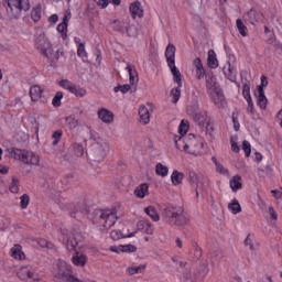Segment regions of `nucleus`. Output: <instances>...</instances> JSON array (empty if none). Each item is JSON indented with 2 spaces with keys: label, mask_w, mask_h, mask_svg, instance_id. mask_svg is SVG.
<instances>
[{
  "label": "nucleus",
  "mask_w": 282,
  "mask_h": 282,
  "mask_svg": "<svg viewBox=\"0 0 282 282\" xmlns=\"http://www.w3.org/2000/svg\"><path fill=\"white\" fill-rule=\"evenodd\" d=\"M171 94L173 96L172 102H174V105L177 104L180 101V98L182 97V89H180V86L176 88H173L171 90Z\"/></svg>",
  "instance_id": "46"
},
{
  "label": "nucleus",
  "mask_w": 282,
  "mask_h": 282,
  "mask_svg": "<svg viewBox=\"0 0 282 282\" xmlns=\"http://www.w3.org/2000/svg\"><path fill=\"white\" fill-rule=\"evenodd\" d=\"M70 94H73V96L76 98H85V96H87V89L75 84L70 90Z\"/></svg>",
  "instance_id": "33"
},
{
  "label": "nucleus",
  "mask_w": 282,
  "mask_h": 282,
  "mask_svg": "<svg viewBox=\"0 0 282 282\" xmlns=\"http://www.w3.org/2000/svg\"><path fill=\"white\" fill-rule=\"evenodd\" d=\"M155 173L156 175H159L160 177H166V175H169V167L165 166L162 163H158L155 165Z\"/></svg>",
  "instance_id": "37"
},
{
  "label": "nucleus",
  "mask_w": 282,
  "mask_h": 282,
  "mask_svg": "<svg viewBox=\"0 0 282 282\" xmlns=\"http://www.w3.org/2000/svg\"><path fill=\"white\" fill-rule=\"evenodd\" d=\"M99 120L104 121L106 124H111L113 122V112L107 108H101L98 110Z\"/></svg>",
  "instance_id": "16"
},
{
  "label": "nucleus",
  "mask_w": 282,
  "mask_h": 282,
  "mask_svg": "<svg viewBox=\"0 0 282 282\" xmlns=\"http://www.w3.org/2000/svg\"><path fill=\"white\" fill-rule=\"evenodd\" d=\"M110 251L111 252H117V254H120V252L131 253V252H137L138 251V247L133 246V245L111 246L110 247Z\"/></svg>",
  "instance_id": "14"
},
{
  "label": "nucleus",
  "mask_w": 282,
  "mask_h": 282,
  "mask_svg": "<svg viewBox=\"0 0 282 282\" xmlns=\"http://www.w3.org/2000/svg\"><path fill=\"white\" fill-rule=\"evenodd\" d=\"M175 52H176L175 45L169 44L165 50V58H166L167 67H170L172 72V76H174L175 83H177L181 87L182 73H180V69L177 68V66H175Z\"/></svg>",
  "instance_id": "4"
},
{
  "label": "nucleus",
  "mask_w": 282,
  "mask_h": 282,
  "mask_svg": "<svg viewBox=\"0 0 282 282\" xmlns=\"http://www.w3.org/2000/svg\"><path fill=\"white\" fill-rule=\"evenodd\" d=\"M174 144L178 151H186L188 150V137H182L174 134L173 135Z\"/></svg>",
  "instance_id": "13"
},
{
  "label": "nucleus",
  "mask_w": 282,
  "mask_h": 282,
  "mask_svg": "<svg viewBox=\"0 0 282 282\" xmlns=\"http://www.w3.org/2000/svg\"><path fill=\"white\" fill-rule=\"evenodd\" d=\"M247 18L249 23L254 25V23H261V21H263V13L259 10L251 9L249 12H247Z\"/></svg>",
  "instance_id": "15"
},
{
  "label": "nucleus",
  "mask_w": 282,
  "mask_h": 282,
  "mask_svg": "<svg viewBox=\"0 0 282 282\" xmlns=\"http://www.w3.org/2000/svg\"><path fill=\"white\" fill-rule=\"evenodd\" d=\"M112 29L115 30V32H120L121 34H124L127 30V23L124 21L115 20L112 22Z\"/></svg>",
  "instance_id": "36"
},
{
  "label": "nucleus",
  "mask_w": 282,
  "mask_h": 282,
  "mask_svg": "<svg viewBox=\"0 0 282 282\" xmlns=\"http://www.w3.org/2000/svg\"><path fill=\"white\" fill-rule=\"evenodd\" d=\"M73 149H74V153H75V155H77V158H83V155H85V148H83V144L75 143L73 145Z\"/></svg>",
  "instance_id": "49"
},
{
  "label": "nucleus",
  "mask_w": 282,
  "mask_h": 282,
  "mask_svg": "<svg viewBox=\"0 0 282 282\" xmlns=\"http://www.w3.org/2000/svg\"><path fill=\"white\" fill-rule=\"evenodd\" d=\"M96 149V161L102 162L105 158H107V153H109V143H97L95 145Z\"/></svg>",
  "instance_id": "11"
},
{
  "label": "nucleus",
  "mask_w": 282,
  "mask_h": 282,
  "mask_svg": "<svg viewBox=\"0 0 282 282\" xmlns=\"http://www.w3.org/2000/svg\"><path fill=\"white\" fill-rule=\"evenodd\" d=\"M207 63L212 69H217V67H219V62L217 61V54L215 53L214 50L208 51Z\"/></svg>",
  "instance_id": "26"
},
{
  "label": "nucleus",
  "mask_w": 282,
  "mask_h": 282,
  "mask_svg": "<svg viewBox=\"0 0 282 282\" xmlns=\"http://www.w3.org/2000/svg\"><path fill=\"white\" fill-rule=\"evenodd\" d=\"M212 162L215 164L216 172L219 173V175H227V177L230 175V172L228 169L224 166L218 160L217 156H212Z\"/></svg>",
  "instance_id": "28"
},
{
  "label": "nucleus",
  "mask_w": 282,
  "mask_h": 282,
  "mask_svg": "<svg viewBox=\"0 0 282 282\" xmlns=\"http://www.w3.org/2000/svg\"><path fill=\"white\" fill-rule=\"evenodd\" d=\"M140 272H144V267H130V268H128V273L130 275L140 274Z\"/></svg>",
  "instance_id": "57"
},
{
  "label": "nucleus",
  "mask_w": 282,
  "mask_h": 282,
  "mask_svg": "<svg viewBox=\"0 0 282 282\" xmlns=\"http://www.w3.org/2000/svg\"><path fill=\"white\" fill-rule=\"evenodd\" d=\"M69 20L67 17H64L63 22L57 25V32L62 34L63 41L67 40V23Z\"/></svg>",
  "instance_id": "32"
},
{
  "label": "nucleus",
  "mask_w": 282,
  "mask_h": 282,
  "mask_svg": "<svg viewBox=\"0 0 282 282\" xmlns=\"http://www.w3.org/2000/svg\"><path fill=\"white\" fill-rule=\"evenodd\" d=\"M110 237H111V239H113V241H118V239H122V231H120V230H112L110 232Z\"/></svg>",
  "instance_id": "60"
},
{
  "label": "nucleus",
  "mask_w": 282,
  "mask_h": 282,
  "mask_svg": "<svg viewBox=\"0 0 282 282\" xmlns=\"http://www.w3.org/2000/svg\"><path fill=\"white\" fill-rule=\"evenodd\" d=\"M130 12L132 15V19H135L138 17L139 19H142L144 14V10L142 9V3L140 2H134L130 6Z\"/></svg>",
  "instance_id": "22"
},
{
  "label": "nucleus",
  "mask_w": 282,
  "mask_h": 282,
  "mask_svg": "<svg viewBox=\"0 0 282 282\" xmlns=\"http://www.w3.org/2000/svg\"><path fill=\"white\" fill-rule=\"evenodd\" d=\"M95 2L97 3V6H99V8L105 9L109 6V3H113V6H120L122 1L121 0H95Z\"/></svg>",
  "instance_id": "38"
},
{
  "label": "nucleus",
  "mask_w": 282,
  "mask_h": 282,
  "mask_svg": "<svg viewBox=\"0 0 282 282\" xmlns=\"http://www.w3.org/2000/svg\"><path fill=\"white\" fill-rule=\"evenodd\" d=\"M77 56L82 58L84 62L87 61V51L85 50V44H79L77 46Z\"/></svg>",
  "instance_id": "47"
},
{
  "label": "nucleus",
  "mask_w": 282,
  "mask_h": 282,
  "mask_svg": "<svg viewBox=\"0 0 282 282\" xmlns=\"http://www.w3.org/2000/svg\"><path fill=\"white\" fill-rule=\"evenodd\" d=\"M242 150L245 151L246 156L250 158V153H252V148L250 145V142L243 141L242 142Z\"/></svg>",
  "instance_id": "58"
},
{
  "label": "nucleus",
  "mask_w": 282,
  "mask_h": 282,
  "mask_svg": "<svg viewBox=\"0 0 282 282\" xmlns=\"http://www.w3.org/2000/svg\"><path fill=\"white\" fill-rule=\"evenodd\" d=\"M9 189L12 193H19V180L12 178V182H11V185H10Z\"/></svg>",
  "instance_id": "59"
},
{
  "label": "nucleus",
  "mask_w": 282,
  "mask_h": 282,
  "mask_svg": "<svg viewBox=\"0 0 282 282\" xmlns=\"http://www.w3.org/2000/svg\"><path fill=\"white\" fill-rule=\"evenodd\" d=\"M228 208L232 213V215H239V213L241 212V204H239V200L235 199L228 205Z\"/></svg>",
  "instance_id": "42"
},
{
  "label": "nucleus",
  "mask_w": 282,
  "mask_h": 282,
  "mask_svg": "<svg viewBox=\"0 0 282 282\" xmlns=\"http://www.w3.org/2000/svg\"><path fill=\"white\" fill-rule=\"evenodd\" d=\"M30 96L33 102H39L43 96V88L39 85H34L30 88Z\"/></svg>",
  "instance_id": "21"
},
{
  "label": "nucleus",
  "mask_w": 282,
  "mask_h": 282,
  "mask_svg": "<svg viewBox=\"0 0 282 282\" xmlns=\"http://www.w3.org/2000/svg\"><path fill=\"white\" fill-rule=\"evenodd\" d=\"M134 195L140 199H144L145 195H149V184L143 183L135 187Z\"/></svg>",
  "instance_id": "27"
},
{
  "label": "nucleus",
  "mask_w": 282,
  "mask_h": 282,
  "mask_svg": "<svg viewBox=\"0 0 282 282\" xmlns=\"http://www.w3.org/2000/svg\"><path fill=\"white\" fill-rule=\"evenodd\" d=\"M178 133L180 135L184 137L188 133V121L182 120L181 124L178 126Z\"/></svg>",
  "instance_id": "48"
},
{
  "label": "nucleus",
  "mask_w": 282,
  "mask_h": 282,
  "mask_svg": "<svg viewBox=\"0 0 282 282\" xmlns=\"http://www.w3.org/2000/svg\"><path fill=\"white\" fill-rule=\"evenodd\" d=\"M256 97L258 98L257 105H259L260 109H267L268 98L265 97V91H263V86L258 87Z\"/></svg>",
  "instance_id": "17"
},
{
  "label": "nucleus",
  "mask_w": 282,
  "mask_h": 282,
  "mask_svg": "<svg viewBox=\"0 0 282 282\" xmlns=\"http://www.w3.org/2000/svg\"><path fill=\"white\" fill-rule=\"evenodd\" d=\"M193 65L196 69V78L198 80H202V78H204V75H205L204 65L202 64V58L196 57L193 62Z\"/></svg>",
  "instance_id": "24"
},
{
  "label": "nucleus",
  "mask_w": 282,
  "mask_h": 282,
  "mask_svg": "<svg viewBox=\"0 0 282 282\" xmlns=\"http://www.w3.org/2000/svg\"><path fill=\"white\" fill-rule=\"evenodd\" d=\"M247 100V113L249 116H254V102L252 101V98L246 99Z\"/></svg>",
  "instance_id": "55"
},
{
  "label": "nucleus",
  "mask_w": 282,
  "mask_h": 282,
  "mask_svg": "<svg viewBox=\"0 0 282 282\" xmlns=\"http://www.w3.org/2000/svg\"><path fill=\"white\" fill-rule=\"evenodd\" d=\"M10 253L13 259H18L19 261H23V259H25V253H23L21 245L12 247Z\"/></svg>",
  "instance_id": "25"
},
{
  "label": "nucleus",
  "mask_w": 282,
  "mask_h": 282,
  "mask_svg": "<svg viewBox=\"0 0 282 282\" xmlns=\"http://www.w3.org/2000/svg\"><path fill=\"white\" fill-rule=\"evenodd\" d=\"M171 182L174 186H180L184 182V173L174 170L171 175Z\"/></svg>",
  "instance_id": "29"
},
{
  "label": "nucleus",
  "mask_w": 282,
  "mask_h": 282,
  "mask_svg": "<svg viewBox=\"0 0 282 282\" xmlns=\"http://www.w3.org/2000/svg\"><path fill=\"white\" fill-rule=\"evenodd\" d=\"M75 85L76 84L72 83L69 79H62L59 82V87L66 89V91H69V94L72 93V89H74Z\"/></svg>",
  "instance_id": "44"
},
{
  "label": "nucleus",
  "mask_w": 282,
  "mask_h": 282,
  "mask_svg": "<svg viewBox=\"0 0 282 282\" xmlns=\"http://www.w3.org/2000/svg\"><path fill=\"white\" fill-rule=\"evenodd\" d=\"M36 47L37 50H41L42 52H46L47 47H50V42L45 37H40L36 41Z\"/></svg>",
  "instance_id": "43"
},
{
  "label": "nucleus",
  "mask_w": 282,
  "mask_h": 282,
  "mask_svg": "<svg viewBox=\"0 0 282 282\" xmlns=\"http://www.w3.org/2000/svg\"><path fill=\"white\" fill-rule=\"evenodd\" d=\"M8 4V12L12 19H19L21 12H28L30 10V0H6Z\"/></svg>",
  "instance_id": "5"
},
{
  "label": "nucleus",
  "mask_w": 282,
  "mask_h": 282,
  "mask_svg": "<svg viewBox=\"0 0 282 282\" xmlns=\"http://www.w3.org/2000/svg\"><path fill=\"white\" fill-rule=\"evenodd\" d=\"M271 193H272L273 197H275V199H281V197H282V192L281 191L272 189Z\"/></svg>",
  "instance_id": "64"
},
{
  "label": "nucleus",
  "mask_w": 282,
  "mask_h": 282,
  "mask_svg": "<svg viewBox=\"0 0 282 282\" xmlns=\"http://www.w3.org/2000/svg\"><path fill=\"white\" fill-rule=\"evenodd\" d=\"M18 276L21 281H39V275L30 267H22L18 270Z\"/></svg>",
  "instance_id": "10"
},
{
  "label": "nucleus",
  "mask_w": 282,
  "mask_h": 282,
  "mask_svg": "<svg viewBox=\"0 0 282 282\" xmlns=\"http://www.w3.org/2000/svg\"><path fill=\"white\" fill-rule=\"evenodd\" d=\"M21 202H20V206L22 208V210H25V208H28V206H30V196L28 194H23L20 197Z\"/></svg>",
  "instance_id": "51"
},
{
  "label": "nucleus",
  "mask_w": 282,
  "mask_h": 282,
  "mask_svg": "<svg viewBox=\"0 0 282 282\" xmlns=\"http://www.w3.org/2000/svg\"><path fill=\"white\" fill-rule=\"evenodd\" d=\"M43 17V7L41 4H36L31 10V19L33 22L39 23Z\"/></svg>",
  "instance_id": "23"
},
{
  "label": "nucleus",
  "mask_w": 282,
  "mask_h": 282,
  "mask_svg": "<svg viewBox=\"0 0 282 282\" xmlns=\"http://www.w3.org/2000/svg\"><path fill=\"white\" fill-rule=\"evenodd\" d=\"M189 185L195 188L196 197H199V191H204V177L195 173L194 171L188 172Z\"/></svg>",
  "instance_id": "8"
},
{
  "label": "nucleus",
  "mask_w": 282,
  "mask_h": 282,
  "mask_svg": "<svg viewBox=\"0 0 282 282\" xmlns=\"http://www.w3.org/2000/svg\"><path fill=\"white\" fill-rule=\"evenodd\" d=\"M126 33L130 39H138L140 35V28L135 25L126 26Z\"/></svg>",
  "instance_id": "35"
},
{
  "label": "nucleus",
  "mask_w": 282,
  "mask_h": 282,
  "mask_svg": "<svg viewBox=\"0 0 282 282\" xmlns=\"http://www.w3.org/2000/svg\"><path fill=\"white\" fill-rule=\"evenodd\" d=\"M165 219L171 226H184L188 224V216L182 208H166L164 210Z\"/></svg>",
  "instance_id": "3"
},
{
  "label": "nucleus",
  "mask_w": 282,
  "mask_h": 282,
  "mask_svg": "<svg viewBox=\"0 0 282 282\" xmlns=\"http://www.w3.org/2000/svg\"><path fill=\"white\" fill-rule=\"evenodd\" d=\"M78 235H70L66 240L68 252H78Z\"/></svg>",
  "instance_id": "19"
},
{
  "label": "nucleus",
  "mask_w": 282,
  "mask_h": 282,
  "mask_svg": "<svg viewBox=\"0 0 282 282\" xmlns=\"http://www.w3.org/2000/svg\"><path fill=\"white\" fill-rule=\"evenodd\" d=\"M229 186L234 193H237V191H241L242 188L241 177L239 175L234 176L229 181Z\"/></svg>",
  "instance_id": "30"
},
{
  "label": "nucleus",
  "mask_w": 282,
  "mask_h": 282,
  "mask_svg": "<svg viewBox=\"0 0 282 282\" xmlns=\"http://www.w3.org/2000/svg\"><path fill=\"white\" fill-rule=\"evenodd\" d=\"M139 228L145 232V235H153V225L149 220H141L138 224Z\"/></svg>",
  "instance_id": "34"
},
{
  "label": "nucleus",
  "mask_w": 282,
  "mask_h": 282,
  "mask_svg": "<svg viewBox=\"0 0 282 282\" xmlns=\"http://www.w3.org/2000/svg\"><path fill=\"white\" fill-rule=\"evenodd\" d=\"M194 259L197 261L202 259V248L199 246H196L194 249Z\"/></svg>",
  "instance_id": "62"
},
{
  "label": "nucleus",
  "mask_w": 282,
  "mask_h": 282,
  "mask_svg": "<svg viewBox=\"0 0 282 282\" xmlns=\"http://www.w3.org/2000/svg\"><path fill=\"white\" fill-rule=\"evenodd\" d=\"M242 96H243L245 100H249V98H252V96H250V82H248V80H246L243 83Z\"/></svg>",
  "instance_id": "45"
},
{
  "label": "nucleus",
  "mask_w": 282,
  "mask_h": 282,
  "mask_svg": "<svg viewBox=\"0 0 282 282\" xmlns=\"http://www.w3.org/2000/svg\"><path fill=\"white\" fill-rule=\"evenodd\" d=\"M206 80V89L208 94L210 91H215L216 89H219V86H217V78H215V75L212 73L205 75Z\"/></svg>",
  "instance_id": "18"
},
{
  "label": "nucleus",
  "mask_w": 282,
  "mask_h": 282,
  "mask_svg": "<svg viewBox=\"0 0 282 282\" xmlns=\"http://www.w3.org/2000/svg\"><path fill=\"white\" fill-rule=\"evenodd\" d=\"M192 118L199 122V124H204V122H206V112L200 110L197 112V115H192Z\"/></svg>",
  "instance_id": "50"
},
{
  "label": "nucleus",
  "mask_w": 282,
  "mask_h": 282,
  "mask_svg": "<svg viewBox=\"0 0 282 282\" xmlns=\"http://www.w3.org/2000/svg\"><path fill=\"white\" fill-rule=\"evenodd\" d=\"M202 149H204V143L200 142L199 139H197L193 134L187 135V150L186 153H189V155H202Z\"/></svg>",
  "instance_id": "6"
},
{
  "label": "nucleus",
  "mask_w": 282,
  "mask_h": 282,
  "mask_svg": "<svg viewBox=\"0 0 282 282\" xmlns=\"http://www.w3.org/2000/svg\"><path fill=\"white\" fill-rule=\"evenodd\" d=\"M199 111V101H197V98H194L192 104L187 106V113L188 116H197Z\"/></svg>",
  "instance_id": "31"
},
{
  "label": "nucleus",
  "mask_w": 282,
  "mask_h": 282,
  "mask_svg": "<svg viewBox=\"0 0 282 282\" xmlns=\"http://www.w3.org/2000/svg\"><path fill=\"white\" fill-rule=\"evenodd\" d=\"M127 70L130 76L131 85H135V83H138V72H135V69H133V65H128Z\"/></svg>",
  "instance_id": "40"
},
{
  "label": "nucleus",
  "mask_w": 282,
  "mask_h": 282,
  "mask_svg": "<svg viewBox=\"0 0 282 282\" xmlns=\"http://www.w3.org/2000/svg\"><path fill=\"white\" fill-rule=\"evenodd\" d=\"M9 156L13 158V160H19L23 164H28L29 166H39L41 162V158L39 154L28 151V150H21L17 148H10L8 149Z\"/></svg>",
  "instance_id": "1"
},
{
  "label": "nucleus",
  "mask_w": 282,
  "mask_h": 282,
  "mask_svg": "<svg viewBox=\"0 0 282 282\" xmlns=\"http://www.w3.org/2000/svg\"><path fill=\"white\" fill-rule=\"evenodd\" d=\"M66 127H68V129H76V127H78V120L73 117H67Z\"/></svg>",
  "instance_id": "54"
},
{
  "label": "nucleus",
  "mask_w": 282,
  "mask_h": 282,
  "mask_svg": "<svg viewBox=\"0 0 282 282\" xmlns=\"http://www.w3.org/2000/svg\"><path fill=\"white\" fill-rule=\"evenodd\" d=\"M172 261H173V263H177L180 265V268H186V265H187L186 261H180V260H177V257H173Z\"/></svg>",
  "instance_id": "63"
},
{
  "label": "nucleus",
  "mask_w": 282,
  "mask_h": 282,
  "mask_svg": "<svg viewBox=\"0 0 282 282\" xmlns=\"http://www.w3.org/2000/svg\"><path fill=\"white\" fill-rule=\"evenodd\" d=\"M139 117L141 124H149V122H151V115L147 106L139 107Z\"/></svg>",
  "instance_id": "20"
},
{
  "label": "nucleus",
  "mask_w": 282,
  "mask_h": 282,
  "mask_svg": "<svg viewBox=\"0 0 282 282\" xmlns=\"http://www.w3.org/2000/svg\"><path fill=\"white\" fill-rule=\"evenodd\" d=\"M93 221L96 226H100L101 228H105V230H109V228L118 221V215L116 214V210L111 209L98 210L96 212V216Z\"/></svg>",
  "instance_id": "2"
},
{
  "label": "nucleus",
  "mask_w": 282,
  "mask_h": 282,
  "mask_svg": "<svg viewBox=\"0 0 282 282\" xmlns=\"http://www.w3.org/2000/svg\"><path fill=\"white\" fill-rule=\"evenodd\" d=\"M130 89H131V86L129 84L119 85L115 87V93L118 94V91H121V94H127Z\"/></svg>",
  "instance_id": "56"
},
{
  "label": "nucleus",
  "mask_w": 282,
  "mask_h": 282,
  "mask_svg": "<svg viewBox=\"0 0 282 282\" xmlns=\"http://www.w3.org/2000/svg\"><path fill=\"white\" fill-rule=\"evenodd\" d=\"M52 138H53V145L56 147V144L61 142V138H63V130H57L53 132Z\"/></svg>",
  "instance_id": "53"
},
{
  "label": "nucleus",
  "mask_w": 282,
  "mask_h": 282,
  "mask_svg": "<svg viewBox=\"0 0 282 282\" xmlns=\"http://www.w3.org/2000/svg\"><path fill=\"white\" fill-rule=\"evenodd\" d=\"M236 28H237L239 34H241V36H248V26H246V24H243V21H241V19H238L236 21Z\"/></svg>",
  "instance_id": "39"
},
{
  "label": "nucleus",
  "mask_w": 282,
  "mask_h": 282,
  "mask_svg": "<svg viewBox=\"0 0 282 282\" xmlns=\"http://www.w3.org/2000/svg\"><path fill=\"white\" fill-rule=\"evenodd\" d=\"M145 213L147 215H149V217H151L153 221H160V214H158V210H155V207L150 206L145 208Z\"/></svg>",
  "instance_id": "41"
},
{
  "label": "nucleus",
  "mask_w": 282,
  "mask_h": 282,
  "mask_svg": "<svg viewBox=\"0 0 282 282\" xmlns=\"http://www.w3.org/2000/svg\"><path fill=\"white\" fill-rule=\"evenodd\" d=\"M54 275L56 279H61L62 281L66 282L72 276V265L67 264V262L63 260H58Z\"/></svg>",
  "instance_id": "7"
},
{
  "label": "nucleus",
  "mask_w": 282,
  "mask_h": 282,
  "mask_svg": "<svg viewBox=\"0 0 282 282\" xmlns=\"http://www.w3.org/2000/svg\"><path fill=\"white\" fill-rule=\"evenodd\" d=\"M61 100H63V91H57L52 100L53 107H61Z\"/></svg>",
  "instance_id": "52"
},
{
  "label": "nucleus",
  "mask_w": 282,
  "mask_h": 282,
  "mask_svg": "<svg viewBox=\"0 0 282 282\" xmlns=\"http://www.w3.org/2000/svg\"><path fill=\"white\" fill-rule=\"evenodd\" d=\"M209 96H212V100L218 109H226V96H224V90L220 88H216V90H212L209 93Z\"/></svg>",
  "instance_id": "9"
},
{
  "label": "nucleus",
  "mask_w": 282,
  "mask_h": 282,
  "mask_svg": "<svg viewBox=\"0 0 282 282\" xmlns=\"http://www.w3.org/2000/svg\"><path fill=\"white\" fill-rule=\"evenodd\" d=\"M75 253L72 257V263L75 264L77 268H85L87 265V254L82 253L80 251H74Z\"/></svg>",
  "instance_id": "12"
},
{
  "label": "nucleus",
  "mask_w": 282,
  "mask_h": 282,
  "mask_svg": "<svg viewBox=\"0 0 282 282\" xmlns=\"http://www.w3.org/2000/svg\"><path fill=\"white\" fill-rule=\"evenodd\" d=\"M37 243H39V246L41 247V248H51L52 247V242H50V241H47V240H45V239H40L39 241H37Z\"/></svg>",
  "instance_id": "61"
}]
</instances>
